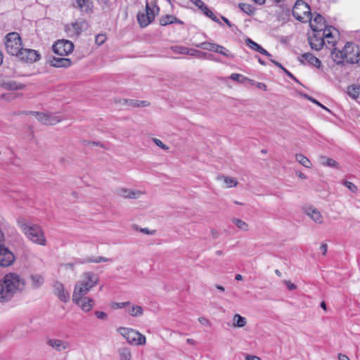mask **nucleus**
<instances>
[{
	"mask_svg": "<svg viewBox=\"0 0 360 360\" xmlns=\"http://www.w3.org/2000/svg\"><path fill=\"white\" fill-rule=\"evenodd\" d=\"M25 282L19 275L15 273L6 274L2 281H0V302L9 301L18 291L22 290Z\"/></svg>",
	"mask_w": 360,
	"mask_h": 360,
	"instance_id": "1",
	"label": "nucleus"
},
{
	"mask_svg": "<svg viewBox=\"0 0 360 360\" xmlns=\"http://www.w3.org/2000/svg\"><path fill=\"white\" fill-rule=\"evenodd\" d=\"M18 226L27 238L40 245H46V239L42 228L35 224L29 223L25 218L19 217L17 219Z\"/></svg>",
	"mask_w": 360,
	"mask_h": 360,
	"instance_id": "2",
	"label": "nucleus"
},
{
	"mask_svg": "<svg viewBox=\"0 0 360 360\" xmlns=\"http://www.w3.org/2000/svg\"><path fill=\"white\" fill-rule=\"evenodd\" d=\"M99 282L98 275L94 272H84L82 275V279L78 281L74 288L73 297L86 295L91 288Z\"/></svg>",
	"mask_w": 360,
	"mask_h": 360,
	"instance_id": "3",
	"label": "nucleus"
},
{
	"mask_svg": "<svg viewBox=\"0 0 360 360\" xmlns=\"http://www.w3.org/2000/svg\"><path fill=\"white\" fill-rule=\"evenodd\" d=\"M5 46L7 53L17 56L22 49V40L18 33L10 32L5 37Z\"/></svg>",
	"mask_w": 360,
	"mask_h": 360,
	"instance_id": "4",
	"label": "nucleus"
},
{
	"mask_svg": "<svg viewBox=\"0 0 360 360\" xmlns=\"http://www.w3.org/2000/svg\"><path fill=\"white\" fill-rule=\"evenodd\" d=\"M292 15L299 21L307 22L311 19V8L309 6L302 0H297L292 9Z\"/></svg>",
	"mask_w": 360,
	"mask_h": 360,
	"instance_id": "5",
	"label": "nucleus"
},
{
	"mask_svg": "<svg viewBox=\"0 0 360 360\" xmlns=\"http://www.w3.org/2000/svg\"><path fill=\"white\" fill-rule=\"evenodd\" d=\"M24 115H31L34 117L42 124L46 125H55L58 123L61 119L53 113H44L36 111L22 112Z\"/></svg>",
	"mask_w": 360,
	"mask_h": 360,
	"instance_id": "6",
	"label": "nucleus"
},
{
	"mask_svg": "<svg viewBox=\"0 0 360 360\" xmlns=\"http://www.w3.org/2000/svg\"><path fill=\"white\" fill-rule=\"evenodd\" d=\"M73 49V43L66 39L58 40L53 45V52L60 56H68Z\"/></svg>",
	"mask_w": 360,
	"mask_h": 360,
	"instance_id": "7",
	"label": "nucleus"
},
{
	"mask_svg": "<svg viewBox=\"0 0 360 360\" xmlns=\"http://www.w3.org/2000/svg\"><path fill=\"white\" fill-rule=\"evenodd\" d=\"M342 49L346 62L352 64L356 63L360 47L353 42H347Z\"/></svg>",
	"mask_w": 360,
	"mask_h": 360,
	"instance_id": "8",
	"label": "nucleus"
},
{
	"mask_svg": "<svg viewBox=\"0 0 360 360\" xmlns=\"http://www.w3.org/2000/svg\"><path fill=\"white\" fill-rule=\"evenodd\" d=\"M17 57L22 61L28 64H32L39 61L41 59V55L39 51L31 49H22Z\"/></svg>",
	"mask_w": 360,
	"mask_h": 360,
	"instance_id": "9",
	"label": "nucleus"
},
{
	"mask_svg": "<svg viewBox=\"0 0 360 360\" xmlns=\"http://www.w3.org/2000/svg\"><path fill=\"white\" fill-rule=\"evenodd\" d=\"M15 257L9 248L6 247L4 244L0 245V266L2 267H8L13 264Z\"/></svg>",
	"mask_w": 360,
	"mask_h": 360,
	"instance_id": "10",
	"label": "nucleus"
},
{
	"mask_svg": "<svg viewBox=\"0 0 360 360\" xmlns=\"http://www.w3.org/2000/svg\"><path fill=\"white\" fill-rule=\"evenodd\" d=\"M73 302L78 305L84 311H89L94 307V300L85 295H78L76 297L72 296Z\"/></svg>",
	"mask_w": 360,
	"mask_h": 360,
	"instance_id": "11",
	"label": "nucleus"
},
{
	"mask_svg": "<svg viewBox=\"0 0 360 360\" xmlns=\"http://www.w3.org/2000/svg\"><path fill=\"white\" fill-rule=\"evenodd\" d=\"M322 32L325 42L334 46L337 41V37L339 36V31L333 26H328L325 27Z\"/></svg>",
	"mask_w": 360,
	"mask_h": 360,
	"instance_id": "12",
	"label": "nucleus"
},
{
	"mask_svg": "<svg viewBox=\"0 0 360 360\" xmlns=\"http://www.w3.org/2000/svg\"><path fill=\"white\" fill-rule=\"evenodd\" d=\"M89 27L88 22L85 20H77L70 25L66 26V31L72 32L77 36L79 35L84 30H86Z\"/></svg>",
	"mask_w": 360,
	"mask_h": 360,
	"instance_id": "13",
	"label": "nucleus"
},
{
	"mask_svg": "<svg viewBox=\"0 0 360 360\" xmlns=\"http://www.w3.org/2000/svg\"><path fill=\"white\" fill-rule=\"evenodd\" d=\"M309 42L312 49L316 51L321 50L323 45L326 44L322 31L314 32V36L309 39Z\"/></svg>",
	"mask_w": 360,
	"mask_h": 360,
	"instance_id": "14",
	"label": "nucleus"
},
{
	"mask_svg": "<svg viewBox=\"0 0 360 360\" xmlns=\"http://www.w3.org/2000/svg\"><path fill=\"white\" fill-rule=\"evenodd\" d=\"M299 60L304 65L309 64L318 68H320L321 65V60L311 53L302 54L299 57Z\"/></svg>",
	"mask_w": 360,
	"mask_h": 360,
	"instance_id": "15",
	"label": "nucleus"
},
{
	"mask_svg": "<svg viewBox=\"0 0 360 360\" xmlns=\"http://www.w3.org/2000/svg\"><path fill=\"white\" fill-rule=\"evenodd\" d=\"M0 87L8 91H17L25 89V84L13 80L0 79Z\"/></svg>",
	"mask_w": 360,
	"mask_h": 360,
	"instance_id": "16",
	"label": "nucleus"
},
{
	"mask_svg": "<svg viewBox=\"0 0 360 360\" xmlns=\"http://www.w3.org/2000/svg\"><path fill=\"white\" fill-rule=\"evenodd\" d=\"M308 21L310 22V27L314 32L322 31L328 27L325 25V20L320 14H316L314 19L311 18Z\"/></svg>",
	"mask_w": 360,
	"mask_h": 360,
	"instance_id": "17",
	"label": "nucleus"
},
{
	"mask_svg": "<svg viewBox=\"0 0 360 360\" xmlns=\"http://www.w3.org/2000/svg\"><path fill=\"white\" fill-rule=\"evenodd\" d=\"M118 331L129 344L134 345L135 342L136 337L138 335L137 330L132 328L120 327L118 329Z\"/></svg>",
	"mask_w": 360,
	"mask_h": 360,
	"instance_id": "18",
	"label": "nucleus"
},
{
	"mask_svg": "<svg viewBox=\"0 0 360 360\" xmlns=\"http://www.w3.org/2000/svg\"><path fill=\"white\" fill-rule=\"evenodd\" d=\"M54 290L55 294L58 297V299L66 303L70 300V294L68 291L65 290L64 285L63 283L60 282H56L54 285Z\"/></svg>",
	"mask_w": 360,
	"mask_h": 360,
	"instance_id": "19",
	"label": "nucleus"
},
{
	"mask_svg": "<svg viewBox=\"0 0 360 360\" xmlns=\"http://www.w3.org/2000/svg\"><path fill=\"white\" fill-rule=\"evenodd\" d=\"M72 6L74 8H77L86 13L93 12L94 3L91 0H75Z\"/></svg>",
	"mask_w": 360,
	"mask_h": 360,
	"instance_id": "20",
	"label": "nucleus"
},
{
	"mask_svg": "<svg viewBox=\"0 0 360 360\" xmlns=\"http://www.w3.org/2000/svg\"><path fill=\"white\" fill-rule=\"evenodd\" d=\"M75 262L77 264H89V263L98 264V263H101V262H112V259L110 258L103 257V256H98V257H84L82 259L79 258V259H77L75 260Z\"/></svg>",
	"mask_w": 360,
	"mask_h": 360,
	"instance_id": "21",
	"label": "nucleus"
},
{
	"mask_svg": "<svg viewBox=\"0 0 360 360\" xmlns=\"http://www.w3.org/2000/svg\"><path fill=\"white\" fill-rule=\"evenodd\" d=\"M51 65L56 68H68L71 66L72 62L70 58L53 57L50 60Z\"/></svg>",
	"mask_w": 360,
	"mask_h": 360,
	"instance_id": "22",
	"label": "nucleus"
},
{
	"mask_svg": "<svg viewBox=\"0 0 360 360\" xmlns=\"http://www.w3.org/2000/svg\"><path fill=\"white\" fill-rule=\"evenodd\" d=\"M46 343L48 345L58 352L67 349L69 346L68 342L58 339H49Z\"/></svg>",
	"mask_w": 360,
	"mask_h": 360,
	"instance_id": "23",
	"label": "nucleus"
},
{
	"mask_svg": "<svg viewBox=\"0 0 360 360\" xmlns=\"http://www.w3.org/2000/svg\"><path fill=\"white\" fill-rule=\"evenodd\" d=\"M319 163L323 166L335 169L340 168V164L333 158L321 155L319 157Z\"/></svg>",
	"mask_w": 360,
	"mask_h": 360,
	"instance_id": "24",
	"label": "nucleus"
},
{
	"mask_svg": "<svg viewBox=\"0 0 360 360\" xmlns=\"http://www.w3.org/2000/svg\"><path fill=\"white\" fill-rule=\"evenodd\" d=\"M246 44L252 49L255 50V51H257L260 53L262 55H264L267 57L271 56V55L265 50L262 46L256 43L255 41H252L251 39H248L246 40Z\"/></svg>",
	"mask_w": 360,
	"mask_h": 360,
	"instance_id": "25",
	"label": "nucleus"
},
{
	"mask_svg": "<svg viewBox=\"0 0 360 360\" xmlns=\"http://www.w3.org/2000/svg\"><path fill=\"white\" fill-rule=\"evenodd\" d=\"M330 55L332 59L337 65H342L344 61H346V58L344 57L343 49L338 50L335 48L331 51Z\"/></svg>",
	"mask_w": 360,
	"mask_h": 360,
	"instance_id": "26",
	"label": "nucleus"
},
{
	"mask_svg": "<svg viewBox=\"0 0 360 360\" xmlns=\"http://www.w3.org/2000/svg\"><path fill=\"white\" fill-rule=\"evenodd\" d=\"M160 23L162 26H166L173 23L182 25L183 22L174 15H166L160 18Z\"/></svg>",
	"mask_w": 360,
	"mask_h": 360,
	"instance_id": "27",
	"label": "nucleus"
},
{
	"mask_svg": "<svg viewBox=\"0 0 360 360\" xmlns=\"http://www.w3.org/2000/svg\"><path fill=\"white\" fill-rule=\"evenodd\" d=\"M307 214L316 223L321 224L323 219L319 210L314 207H309L307 211Z\"/></svg>",
	"mask_w": 360,
	"mask_h": 360,
	"instance_id": "28",
	"label": "nucleus"
},
{
	"mask_svg": "<svg viewBox=\"0 0 360 360\" xmlns=\"http://www.w3.org/2000/svg\"><path fill=\"white\" fill-rule=\"evenodd\" d=\"M118 194L124 198L136 199L139 198L141 192L130 191L126 188H121L118 191Z\"/></svg>",
	"mask_w": 360,
	"mask_h": 360,
	"instance_id": "29",
	"label": "nucleus"
},
{
	"mask_svg": "<svg viewBox=\"0 0 360 360\" xmlns=\"http://www.w3.org/2000/svg\"><path fill=\"white\" fill-rule=\"evenodd\" d=\"M146 11V14L147 15L146 18H149L152 22L155 20V15L159 12V8L156 6L150 7L148 4H147Z\"/></svg>",
	"mask_w": 360,
	"mask_h": 360,
	"instance_id": "30",
	"label": "nucleus"
},
{
	"mask_svg": "<svg viewBox=\"0 0 360 360\" xmlns=\"http://www.w3.org/2000/svg\"><path fill=\"white\" fill-rule=\"evenodd\" d=\"M195 46L202 49L204 50H207L210 51L217 52V47L218 44L211 42H202L200 44H196Z\"/></svg>",
	"mask_w": 360,
	"mask_h": 360,
	"instance_id": "31",
	"label": "nucleus"
},
{
	"mask_svg": "<svg viewBox=\"0 0 360 360\" xmlns=\"http://www.w3.org/2000/svg\"><path fill=\"white\" fill-rule=\"evenodd\" d=\"M233 320V327L242 328V327H244L247 323L246 319L239 314L234 315Z\"/></svg>",
	"mask_w": 360,
	"mask_h": 360,
	"instance_id": "32",
	"label": "nucleus"
},
{
	"mask_svg": "<svg viewBox=\"0 0 360 360\" xmlns=\"http://www.w3.org/2000/svg\"><path fill=\"white\" fill-rule=\"evenodd\" d=\"M32 285L34 288H38L44 283V278L39 274L32 275L31 276Z\"/></svg>",
	"mask_w": 360,
	"mask_h": 360,
	"instance_id": "33",
	"label": "nucleus"
},
{
	"mask_svg": "<svg viewBox=\"0 0 360 360\" xmlns=\"http://www.w3.org/2000/svg\"><path fill=\"white\" fill-rule=\"evenodd\" d=\"M347 94L352 98H356L360 95V87L357 86H349L347 88Z\"/></svg>",
	"mask_w": 360,
	"mask_h": 360,
	"instance_id": "34",
	"label": "nucleus"
},
{
	"mask_svg": "<svg viewBox=\"0 0 360 360\" xmlns=\"http://www.w3.org/2000/svg\"><path fill=\"white\" fill-rule=\"evenodd\" d=\"M202 11L207 17L211 18L213 21L221 24L219 18L207 7V5L204 6Z\"/></svg>",
	"mask_w": 360,
	"mask_h": 360,
	"instance_id": "35",
	"label": "nucleus"
},
{
	"mask_svg": "<svg viewBox=\"0 0 360 360\" xmlns=\"http://www.w3.org/2000/svg\"><path fill=\"white\" fill-rule=\"evenodd\" d=\"M238 7L240 8V9L242 11H243L244 13H247L249 15H252L255 13L254 7L250 4H245V3H240L238 4Z\"/></svg>",
	"mask_w": 360,
	"mask_h": 360,
	"instance_id": "36",
	"label": "nucleus"
},
{
	"mask_svg": "<svg viewBox=\"0 0 360 360\" xmlns=\"http://www.w3.org/2000/svg\"><path fill=\"white\" fill-rule=\"evenodd\" d=\"M147 15L144 13H138L137 20L141 27H145L151 22L149 18H146Z\"/></svg>",
	"mask_w": 360,
	"mask_h": 360,
	"instance_id": "37",
	"label": "nucleus"
},
{
	"mask_svg": "<svg viewBox=\"0 0 360 360\" xmlns=\"http://www.w3.org/2000/svg\"><path fill=\"white\" fill-rule=\"evenodd\" d=\"M295 159L297 162H299L302 165L307 168H309L311 165L309 160L304 156L302 154H297L295 156Z\"/></svg>",
	"mask_w": 360,
	"mask_h": 360,
	"instance_id": "38",
	"label": "nucleus"
},
{
	"mask_svg": "<svg viewBox=\"0 0 360 360\" xmlns=\"http://www.w3.org/2000/svg\"><path fill=\"white\" fill-rule=\"evenodd\" d=\"M119 356L120 360H131V354L128 348H121L119 350Z\"/></svg>",
	"mask_w": 360,
	"mask_h": 360,
	"instance_id": "39",
	"label": "nucleus"
},
{
	"mask_svg": "<svg viewBox=\"0 0 360 360\" xmlns=\"http://www.w3.org/2000/svg\"><path fill=\"white\" fill-rule=\"evenodd\" d=\"M129 313L132 316H140L143 315V309L141 306L134 305L131 309L129 310Z\"/></svg>",
	"mask_w": 360,
	"mask_h": 360,
	"instance_id": "40",
	"label": "nucleus"
},
{
	"mask_svg": "<svg viewBox=\"0 0 360 360\" xmlns=\"http://www.w3.org/2000/svg\"><path fill=\"white\" fill-rule=\"evenodd\" d=\"M186 55L198 58H203L206 56V53L193 49L188 48V53H186Z\"/></svg>",
	"mask_w": 360,
	"mask_h": 360,
	"instance_id": "41",
	"label": "nucleus"
},
{
	"mask_svg": "<svg viewBox=\"0 0 360 360\" xmlns=\"http://www.w3.org/2000/svg\"><path fill=\"white\" fill-rule=\"evenodd\" d=\"M216 53H220V54H221L224 56H226L228 58L233 57V54L227 49H226L225 47H224L223 46H221V45H218V46L217 47Z\"/></svg>",
	"mask_w": 360,
	"mask_h": 360,
	"instance_id": "42",
	"label": "nucleus"
},
{
	"mask_svg": "<svg viewBox=\"0 0 360 360\" xmlns=\"http://www.w3.org/2000/svg\"><path fill=\"white\" fill-rule=\"evenodd\" d=\"M233 221L238 229H240L243 231L248 230V225L245 221H243L239 219H234L233 220Z\"/></svg>",
	"mask_w": 360,
	"mask_h": 360,
	"instance_id": "43",
	"label": "nucleus"
},
{
	"mask_svg": "<svg viewBox=\"0 0 360 360\" xmlns=\"http://www.w3.org/2000/svg\"><path fill=\"white\" fill-rule=\"evenodd\" d=\"M134 228L136 231H139L140 232L147 234V235H155L156 233V230H150L148 228H140L138 225H134Z\"/></svg>",
	"mask_w": 360,
	"mask_h": 360,
	"instance_id": "44",
	"label": "nucleus"
},
{
	"mask_svg": "<svg viewBox=\"0 0 360 360\" xmlns=\"http://www.w3.org/2000/svg\"><path fill=\"white\" fill-rule=\"evenodd\" d=\"M172 50L176 53H179V54H184V55H186V53H188V48L186 47V46H172Z\"/></svg>",
	"mask_w": 360,
	"mask_h": 360,
	"instance_id": "45",
	"label": "nucleus"
},
{
	"mask_svg": "<svg viewBox=\"0 0 360 360\" xmlns=\"http://www.w3.org/2000/svg\"><path fill=\"white\" fill-rule=\"evenodd\" d=\"M146 342V337L138 332V335L136 337L135 342L134 345H144Z\"/></svg>",
	"mask_w": 360,
	"mask_h": 360,
	"instance_id": "46",
	"label": "nucleus"
},
{
	"mask_svg": "<svg viewBox=\"0 0 360 360\" xmlns=\"http://www.w3.org/2000/svg\"><path fill=\"white\" fill-rule=\"evenodd\" d=\"M341 184L347 187L349 191L352 193H356L357 191V186L354 185L352 181H340Z\"/></svg>",
	"mask_w": 360,
	"mask_h": 360,
	"instance_id": "47",
	"label": "nucleus"
},
{
	"mask_svg": "<svg viewBox=\"0 0 360 360\" xmlns=\"http://www.w3.org/2000/svg\"><path fill=\"white\" fill-rule=\"evenodd\" d=\"M304 96L309 101H311L312 103L316 104L317 105L320 106L321 108L326 110H328V109L327 108H326L324 105H323L321 103H319L318 101H316L315 98H314L313 97L310 96H308L307 94H304Z\"/></svg>",
	"mask_w": 360,
	"mask_h": 360,
	"instance_id": "48",
	"label": "nucleus"
},
{
	"mask_svg": "<svg viewBox=\"0 0 360 360\" xmlns=\"http://www.w3.org/2000/svg\"><path fill=\"white\" fill-rule=\"evenodd\" d=\"M153 142L155 143V145L160 148H161L162 149L165 150H167L169 149V147L167 146L165 144H164L162 143V141H160V139H153Z\"/></svg>",
	"mask_w": 360,
	"mask_h": 360,
	"instance_id": "49",
	"label": "nucleus"
},
{
	"mask_svg": "<svg viewBox=\"0 0 360 360\" xmlns=\"http://www.w3.org/2000/svg\"><path fill=\"white\" fill-rule=\"evenodd\" d=\"M189 1H191L195 6L198 7L201 11L203 10L204 6L206 5L201 0H189Z\"/></svg>",
	"mask_w": 360,
	"mask_h": 360,
	"instance_id": "50",
	"label": "nucleus"
},
{
	"mask_svg": "<svg viewBox=\"0 0 360 360\" xmlns=\"http://www.w3.org/2000/svg\"><path fill=\"white\" fill-rule=\"evenodd\" d=\"M95 316L98 319H101V320H106L108 318V314L104 311H96L95 312Z\"/></svg>",
	"mask_w": 360,
	"mask_h": 360,
	"instance_id": "51",
	"label": "nucleus"
},
{
	"mask_svg": "<svg viewBox=\"0 0 360 360\" xmlns=\"http://www.w3.org/2000/svg\"><path fill=\"white\" fill-rule=\"evenodd\" d=\"M106 37L104 34H98L96 37V43L98 45H101L105 41Z\"/></svg>",
	"mask_w": 360,
	"mask_h": 360,
	"instance_id": "52",
	"label": "nucleus"
},
{
	"mask_svg": "<svg viewBox=\"0 0 360 360\" xmlns=\"http://www.w3.org/2000/svg\"><path fill=\"white\" fill-rule=\"evenodd\" d=\"M285 284L289 290H294L297 289V285L290 282V281H285Z\"/></svg>",
	"mask_w": 360,
	"mask_h": 360,
	"instance_id": "53",
	"label": "nucleus"
},
{
	"mask_svg": "<svg viewBox=\"0 0 360 360\" xmlns=\"http://www.w3.org/2000/svg\"><path fill=\"white\" fill-rule=\"evenodd\" d=\"M149 105V103L146 101H136V103H134V106L137 107H146Z\"/></svg>",
	"mask_w": 360,
	"mask_h": 360,
	"instance_id": "54",
	"label": "nucleus"
},
{
	"mask_svg": "<svg viewBox=\"0 0 360 360\" xmlns=\"http://www.w3.org/2000/svg\"><path fill=\"white\" fill-rule=\"evenodd\" d=\"M238 181H224V188L236 187Z\"/></svg>",
	"mask_w": 360,
	"mask_h": 360,
	"instance_id": "55",
	"label": "nucleus"
},
{
	"mask_svg": "<svg viewBox=\"0 0 360 360\" xmlns=\"http://www.w3.org/2000/svg\"><path fill=\"white\" fill-rule=\"evenodd\" d=\"M198 321L199 322L202 324V325H204V326H210V321L206 319V318H203V317H200L198 319Z\"/></svg>",
	"mask_w": 360,
	"mask_h": 360,
	"instance_id": "56",
	"label": "nucleus"
},
{
	"mask_svg": "<svg viewBox=\"0 0 360 360\" xmlns=\"http://www.w3.org/2000/svg\"><path fill=\"white\" fill-rule=\"evenodd\" d=\"M283 71L288 75L290 78L292 79L297 82H299V81L297 79V78L290 72H289L286 68H283Z\"/></svg>",
	"mask_w": 360,
	"mask_h": 360,
	"instance_id": "57",
	"label": "nucleus"
},
{
	"mask_svg": "<svg viewBox=\"0 0 360 360\" xmlns=\"http://www.w3.org/2000/svg\"><path fill=\"white\" fill-rule=\"evenodd\" d=\"M241 77H242V75H240V74H237V73H233L231 75V79H233L234 81L239 82H240V80Z\"/></svg>",
	"mask_w": 360,
	"mask_h": 360,
	"instance_id": "58",
	"label": "nucleus"
},
{
	"mask_svg": "<svg viewBox=\"0 0 360 360\" xmlns=\"http://www.w3.org/2000/svg\"><path fill=\"white\" fill-rule=\"evenodd\" d=\"M129 304V302H117L115 303L117 309H122Z\"/></svg>",
	"mask_w": 360,
	"mask_h": 360,
	"instance_id": "59",
	"label": "nucleus"
},
{
	"mask_svg": "<svg viewBox=\"0 0 360 360\" xmlns=\"http://www.w3.org/2000/svg\"><path fill=\"white\" fill-rule=\"evenodd\" d=\"M328 246L326 244L322 243L320 247V250L321 251L322 254L325 255L327 252Z\"/></svg>",
	"mask_w": 360,
	"mask_h": 360,
	"instance_id": "60",
	"label": "nucleus"
},
{
	"mask_svg": "<svg viewBox=\"0 0 360 360\" xmlns=\"http://www.w3.org/2000/svg\"><path fill=\"white\" fill-rule=\"evenodd\" d=\"M10 96H11V94H2L1 95V98L4 99V100H6L7 101H12L13 99V97H10Z\"/></svg>",
	"mask_w": 360,
	"mask_h": 360,
	"instance_id": "61",
	"label": "nucleus"
},
{
	"mask_svg": "<svg viewBox=\"0 0 360 360\" xmlns=\"http://www.w3.org/2000/svg\"><path fill=\"white\" fill-rule=\"evenodd\" d=\"M257 86L260 89H262L264 91H266V85L264 84V83H262V82H257Z\"/></svg>",
	"mask_w": 360,
	"mask_h": 360,
	"instance_id": "62",
	"label": "nucleus"
},
{
	"mask_svg": "<svg viewBox=\"0 0 360 360\" xmlns=\"http://www.w3.org/2000/svg\"><path fill=\"white\" fill-rule=\"evenodd\" d=\"M246 360H261V359L256 356H247Z\"/></svg>",
	"mask_w": 360,
	"mask_h": 360,
	"instance_id": "63",
	"label": "nucleus"
},
{
	"mask_svg": "<svg viewBox=\"0 0 360 360\" xmlns=\"http://www.w3.org/2000/svg\"><path fill=\"white\" fill-rule=\"evenodd\" d=\"M339 360H350L346 355L340 354L338 355Z\"/></svg>",
	"mask_w": 360,
	"mask_h": 360,
	"instance_id": "64",
	"label": "nucleus"
}]
</instances>
